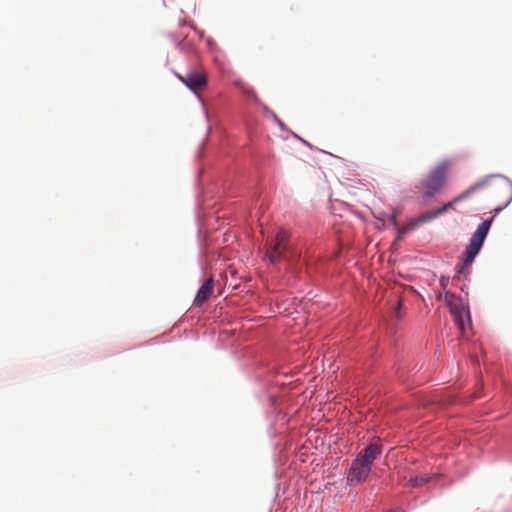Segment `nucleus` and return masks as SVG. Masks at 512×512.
<instances>
[{
	"label": "nucleus",
	"mask_w": 512,
	"mask_h": 512,
	"mask_svg": "<svg viewBox=\"0 0 512 512\" xmlns=\"http://www.w3.org/2000/svg\"><path fill=\"white\" fill-rule=\"evenodd\" d=\"M484 190L487 195L498 203L495 212L502 211L512 201V182L502 176H487L482 180L474 183L457 197L448 202L451 208L458 202L468 198L476 191Z\"/></svg>",
	"instance_id": "nucleus-1"
},
{
	"label": "nucleus",
	"mask_w": 512,
	"mask_h": 512,
	"mask_svg": "<svg viewBox=\"0 0 512 512\" xmlns=\"http://www.w3.org/2000/svg\"><path fill=\"white\" fill-rule=\"evenodd\" d=\"M299 256L300 254L290 242L289 233L284 229H279L271 242L267 244L263 261L273 266L284 261L290 267Z\"/></svg>",
	"instance_id": "nucleus-2"
},
{
	"label": "nucleus",
	"mask_w": 512,
	"mask_h": 512,
	"mask_svg": "<svg viewBox=\"0 0 512 512\" xmlns=\"http://www.w3.org/2000/svg\"><path fill=\"white\" fill-rule=\"evenodd\" d=\"M381 452V445L377 443H371L363 449L351 463L347 474V482L350 485L364 483L371 472L373 462L380 456Z\"/></svg>",
	"instance_id": "nucleus-3"
},
{
	"label": "nucleus",
	"mask_w": 512,
	"mask_h": 512,
	"mask_svg": "<svg viewBox=\"0 0 512 512\" xmlns=\"http://www.w3.org/2000/svg\"><path fill=\"white\" fill-rule=\"evenodd\" d=\"M450 163L443 161L433 167L417 185L416 189L422 192L425 199L432 198L445 185L449 172Z\"/></svg>",
	"instance_id": "nucleus-4"
},
{
	"label": "nucleus",
	"mask_w": 512,
	"mask_h": 512,
	"mask_svg": "<svg viewBox=\"0 0 512 512\" xmlns=\"http://www.w3.org/2000/svg\"><path fill=\"white\" fill-rule=\"evenodd\" d=\"M493 218L487 219L483 221L476 231L472 234L468 245L465 248V251L463 253V264L464 266H469L474 261L475 257L479 253L483 242L489 232V229L491 227Z\"/></svg>",
	"instance_id": "nucleus-5"
},
{
	"label": "nucleus",
	"mask_w": 512,
	"mask_h": 512,
	"mask_svg": "<svg viewBox=\"0 0 512 512\" xmlns=\"http://www.w3.org/2000/svg\"><path fill=\"white\" fill-rule=\"evenodd\" d=\"M445 302L450 309L454 318V322L461 332L464 331L465 318L469 319L468 307L463 303L462 299L453 293L445 292Z\"/></svg>",
	"instance_id": "nucleus-6"
},
{
	"label": "nucleus",
	"mask_w": 512,
	"mask_h": 512,
	"mask_svg": "<svg viewBox=\"0 0 512 512\" xmlns=\"http://www.w3.org/2000/svg\"><path fill=\"white\" fill-rule=\"evenodd\" d=\"M449 208H451V206H448V203H447V204L443 205L442 207H439L433 211H430V212L420 215L417 219L409 222L405 226H402V227L398 226V228H396L398 230V235L396 237V241L401 240L406 233L413 230L418 224L428 222V221L438 217L439 215L445 213Z\"/></svg>",
	"instance_id": "nucleus-7"
},
{
	"label": "nucleus",
	"mask_w": 512,
	"mask_h": 512,
	"mask_svg": "<svg viewBox=\"0 0 512 512\" xmlns=\"http://www.w3.org/2000/svg\"><path fill=\"white\" fill-rule=\"evenodd\" d=\"M182 82L194 93L201 92L207 84L206 76L201 72H189L185 77H180Z\"/></svg>",
	"instance_id": "nucleus-8"
},
{
	"label": "nucleus",
	"mask_w": 512,
	"mask_h": 512,
	"mask_svg": "<svg viewBox=\"0 0 512 512\" xmlns=\"http://www.w3.org/2000/svg\"><path fill=\"white\" fill-rule=\"evenodd\" d=\"M213 286H214V281H213V277L211 276L199 288V290L196 294V297L194 299V304L197 306L203 305L211 296V294L213 292Z\"/></svg>",
	"instance_id": "nucleus-9"
},
{
	"label": "nucleus",
	"mask_w": 512,
	"mask_h": 512,
	"mask_svg": "<svg viewBox=\"0 0 512 512\" xmlns=\"http://www.w3.org/2000/svg\"><path fill=\"white\" fill-rule=\"evenodd\" d=\"M428 480L429 479L427 477H415L414 479H411L410 482L412 486H422L427 483Z\"/></svg>",
	"instance_id": "nucleus-10"
},
{
	"label": "nucleus",
	"mask_w": 512,
	"mask_h": 512,
	"mask_svg": "<svg viewBox=\"0 0 512 512\" xmlns=\"http://www.w3.org/2000/svg\"><path fill=\"white\" fill-rule=\"evenodd\" d=\"M394 314H395V317H397V318H401L402 317V315H401V301L398 302V305L395 308Z\"/></svg>",
	"instance_id": "nucleus-11"
},
{
	"label": "nucleus",
	"mask_w": 512,
	"mask_h": 512,
	"mask_svg": "<svg viewBox=\"0 0 512 512\" xmlns=\"http://www.w3.org/2000/svg\"><path fill=\"white\" fill-rule=\"evenodd\" d=\"M449 282V279L448 278H445V277H441L440 279V285L443 289L446 288L447 284Z\"/></svg>",
	"instance_id": "nucleus-12"
},
{
	"label": "nucleus",
	"mask_w": 512,
	"mask_h": 512,
	"mask_svg": "<svg viewBox=\"0 0 512 512\" xmlns=\"http://www.w3.org/2000/svg\"><path fill=\"white\" fill-rule=\"evenodd\" d=\"M391 222L393 223L395 228H398L397 220H396V214L393 213L390 217Z\"/></svg>",
	"instance_id": "nucleus-13"
},
{
	"label": "nucleus",
	"mask_w": 512,
	"mask_h": 512,
	"mask_svg": "<svg viewBox=\"0 0 512 512\" xmlns=\"http://www.w3.org/2000/svg\"><path fill=\"white\" fill-rule=\"evenodd\" d=\"M390 512H402V511H400V510H392Z\"/></svg>",
	"instance_id": "nucleus-14"
}]
</instances>
